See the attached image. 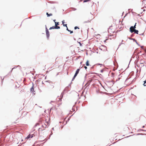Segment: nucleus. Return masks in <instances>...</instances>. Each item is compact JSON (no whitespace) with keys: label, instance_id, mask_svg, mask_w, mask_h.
Here are the masks:
<instances>
[{"label":"nucleus","instance_id":"obj_1","mask_svg":"<svg viewBox=\"0 0 146 146\" xmlns=\"http://www.w3.org/2000/svg\"><path fill=\"white\" fill-rule=\"evenodd\" d=\"M79 71H80V69H77V70H76V72L74 75V76L73 78L72 79V80H74V79L76 77V76H77L78 74V73Z\"/></svg>","mask_w":146,"mask_h":146},{"label":"nucleus","instance_id":"obj_2","mask_svg":"<svg viewBox=\"0 0 146 146\" xmlns=\"http://www.w3.org/2000/svg\"><path fill=\"white\" fill-rule=\"evenodd\" d=\"M46 34L47 38H48L49 36V32L47 27L46 28Z\"/></svg>","mask_w":146,"mask_h":146},{"label":"nucleus","instance_id":"obj_3","mask_svg":"<svg viewBox=\"0 0 146 146\" xmlns=\"http://www.w3.org/2000/svg\"><path fill=\"white\" fill-rule=\"evenodd\" d=\"M61 104H62V103L61 102H58V103H57L55 105V107L56 108H59L60 106L61 105Z\"/></svg>","mask_w":146,"mask_h":146},{"label":"nucleus","instance_id":"obj_4","mask_svg":"<svg viewBox=\"0 0 146 146\" xmlns=\"http://www.w3.org/2000/svg\"><path fill=\"white\" fill-rule=\"evenodd\" d=\"M135 29H133V26H131L130 28V31L131 33H133Z\"/></svg>","mask_w":146,"mask_h":146},{"label":"nucleus","instance_id":"obj_5","mask_svg":"<svg viewBox=\"0 0 146 146\" xmlns=\"http://www.w3.org/2000/svg\"><path fill=\"white\" fill-rule=\"evenodd\" d=\"M33 134H32L31 135L29 134L27 136V137L26 138V139H28L29 138H31L33 137Z\"/></svg>","mask_w":146,"mask_h":146},{"label":"nucleus","instance_id":"obj_6","mask_svg":"<svg viewBox=\"0 0 146 146\" xmlns=\"http://www.w3.org/2000/svg\"><path fill=\"white\" fill-rule=\"evenodd\" d=\"M54 87V86L53 84H50V88L51 89H52Z\"/></svg>","mask_w":146,"mask_h":146},{"label":"nucleus","instance_id":"obj_7","mask_svg":"<svg viewBox=\"0 0 146 146\" xmlns=\"http://www.w3.org/2000/svg\"><path fill=\"white\" fill-rule=\"evenodd\" d=\"M86 65L87 66H89V62L88 60H87L86 63Z\"/></svg>","mask_w":146,"mask_h":146},{"label":"nucleus","instance_id":"obj_8","mask_svg":"<svg viewBox=\"0 0 146 146\" xmlns=\"http://www.w3.org/2000/svg\"><path fill=\"white\" fill-rule=\"evenodd\" d=\"M46 15H47L48 17H49L50 16H52V13L48 14V13H46Z\"/></svg>","mask_w":146,"mask_h":146},{"label":"nucleus","instance_id":"obj_9","mask_svg":"<svg viewBox=\"0 0 146 146\" xmlns=\"http://www.w3.org/2000/svg\"><path fill=\"white\" fill-rule=\"evenodd\" d=\"M138 31L137 30H136L135 29L134 31V32L135 33H136L137 34H138Z\"/></svg>","mask_w":146,"mask_h":146},{"label":"nucleus","instance_id":"obj_10","mask_svg":"<svg viewBox=\"0 0 146 146\" xmlns=\"http://www.w3.org/2000/svg\"><path fill=\"white\" fill-rule=\"evenodd\" d=\"M34 90V87H33V86L31 89V91L32 92H33Z\"/></svg>","mask_w":146,"mask_h":146},{"label":"nucleus","instance_id":"obj_11","mask_svg":"<svg viewBox=\"0 0 146 146\" xmlns=\"http://www.w3.org/2000/svg\"><path fill=\"white\" fill-rule=\"evenodd\" d=\"M55 25H56V26H58L59 25V22H55Z\"/></svg>","mask_w":146,"mask_h":146},{"label":"nucleus","instance_id":"obj_12","mask_svg":"<svg viewBox=\"0 0 146 146\" xmlns=\"http://www.w3.org/2000/svg\"><path fill=\"white\" fill-rule=\"evenodd\" d=\"M55 29V28L54 27V26H53V27H50V28L49 29L50 30V29Z\"/></svg>","mask_w":146,"mask_h":146},{"label":"nucleus","instance_id":"obj_13","mask_svg":"<svg viewBox=\"0 0 146 146\" xmlns=\"http://www.w3.org/2000/svg\"><path fill=\"white\" fill-rule=\"evenodd\" d=\"M136 24H137V23H136L135 24V25H134V26H133V29H135L136 28Z\"/></svg>","mask_w":146,"mask_h":146},{"label":"nucleus","instance_id":"obj_14","mask_svg":"<svg viewBox=\"0 0 146 146\" xmlns=\"http://www.w3.org/2000/svg\"><path fill=\"white\" fill-rule=\"evenodd\" d=\"M63 25L64 26H66V27H67V24H63Z\"/></svg>","mask_w":146,"mask_h":146},{"label":"nucleus","instance_id":"obj_15","mask_svg":"<svg viewBox=\"0 0 146 146\" xmlns=\"http://www.w3.org/2000/svg\"><path fill=\"white\" fill-rule=\"evenodd\" d=\"M77 28V29H79V28H78V27H76H76H74V29H76Z\"/></svg>","mask_w":146,"mask_h":146},{"label":"nucleus","instance_id":"obj_16","mask_svg":"<svg viewBox=\"0 0 146 146\" xmlns=\"http://www.w3.org/2000/svg\"><path fill=\"white\" fill-rule=\"evenodd\" d=\"M58 26H56V25H55V26H54V27L55 28V29H57V27Z\"/></svg>","mask_w":146,"mask_h":146},{"label":"nucleus","instance_id":"obj_17","mask_svg":"<svg viewBox=\"0 0 146 146\" xmlns=\"http://www.w3.org/2000/svg\"><path fill=\"white\" fill-rule=\"evenodd\" d=\"M60 27L57 26L56 29H60Z\"/></svg>","mask_w":146,"mask_h":146},{"label":"nucleus","instance_id":"obj_18","mask_svg":"<svg viewBox=\"0 0 146 146\" xmlns=\"http://www.w3.org/2000/svg\"><path fill=\"white\" fill-rule=\"evenodd\" d=\"M69 32H70V33H73L72 31H71L70 30V31Z\"/></svg>","mask_w":146,"mask_h":146},{"label":"nucleus","instance_id":"obj_19","mask_svg":"<svg viewBox=\"0 0 146 146\" xmlns=\"http://www.w3.org/2000/svg\"><path fill=\"white\" fill-rule=\"evenodd\" d=\"M84 68H85V69H86L87 68V67L86 66H85L84 67Z\"/></svg>","mask_w":146,"mask_h":146},{"label":"nucleus","instance_id":"obj_20","mask_svg":"<svg viewBox=\"0 0 146 146\" xmlns=\"http://www.w3.org/2000/svg\"><path fill=\"white\" fill-rule=\"evenodd\" d=\"M62 24H64V20H63L62 21Z\"/></svg>","mask_w":146,"mask_h":146},{"label":"nucleus","instance_id":"obj_21","mask_svg":"<svg viewBox=\"0 0 146 146\" xmlns=\"http://www.w3.org/2000/svg\"><path fill=\"white\" fill-rule=\"evenodd\" d=\"M66 30L68 31H70V30H68V27H67V29H66Z\"/></svg>","mask_w":146,"mask_h":146},{"label":"nucleus","instance_id":"obj_22","mask_svg":"<svg viewBox=\"0 0 146 146\" xmlns=\"http://www.w3.org/2000/svg\"><path fill=\"white\" fill-rule=\"evenodd\" d=\"M46 124H47V125H46V126H47L48 125V122H46Z\"/></svg>","mask_w":146,"mask_h":146},{"label":"nucleus","instance_id":"obj_23","mask_svg":"<svg viewBox=\"0 0 146 146\" xmlns=\"http://www.w3.org/2000/svg\"><path fill=\"white\" fill-rule=\"evenodd\" d=\"M144 84L146 83V80L144 81Z\"/></svg>","mask_w":146,"mask_h":146},{"label":"nucleus","instance_id":"obj_24","mask_svg":"<svg viewBox=\"0 0 146 146\" xmlns=\"http://www.w3.org/2000/svg\"><path fill=\"white\" fill-rule=\"evenodd\" d=\"M55 21H56V20H54V22H56Z\"/></svg>","mask_w":146,"mask_h":146},{"label":"nucleus","instance_id":"obj_25","mask_svg":"<svg viewBox=\"0 0 146 146\" xmlns=\"http://www.w3.org/2000/svg\"><path fill=\"white\" fill-rule=\"evenodd\" d=\"M79 43L80 44V45L81 46V43L80 42H79Z\"/></svg>","mask_w":146,"mask_h":146},{"label":"nucleus","instance_id":"obj_26","mask_svg":"<svg viewBox=\"0 0 146 146\" xmlns=\"http://www.w3.org/2000/svg\"><path fill=\"white\" fill-rule=\"evenodd\" d=\"M61 101V100H60V101Z\"/></svg>","mask_w":146,"mask_h":146}]
</instances>
